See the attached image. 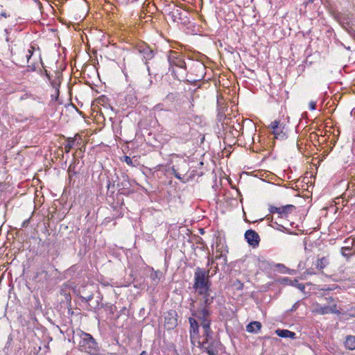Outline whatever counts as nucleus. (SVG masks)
Masks as SVG:
<instances>
[{"label": "nucleus", "instance_id": "nucleus-1", "mask_svg": "<svg viewBox=\"0 0 355 355\" xmlns=\"http://www.w3.org/2000/svg\"><path fill=\"white\" fill-rule=\"evenodd\" d=\"M168 61L169 63V70L171 71L175 78L180 81H186L188 83H193L200 80L205 74V67L202 63L196 62L191 68L193 71L197 72L196 78H192L188 76V71L187 64L184 61V57L182 53L175 51H170L168 54Z\"/></svg>", "mask_w": 355, "mask_h": 355}, {"label": "nucleus", "instance_id": "nucleus-2", "mask_svg": "<svg viewBox=\"0 0 355 355\" xmlns=\"http://www.w3.org/2000/svg\"><path fill=\"white\" fill-rule=\"evenodd\" d=\"M201 297L198 298V306L196 307V301L192 298L190 299L189 309L192 316L196 318L198 320H211L212 314L211 304L214 302L215 296L211 295V291H208L205 294H198Z\"/></svg>", "mask_w": 355, "mask_h": 355}, {"label": "nucleus", "instance_id": "nucleus-3", "mask_svg": "<svg viewBox=\"0 0 355 355\" xmlns=\"http://www.w3.org/2000/svg\"><path fill=\"white\" fill-rule=\"evenodd\" d=\"M73 342H78L79 350L89 354V355H98L99 347L95 339L89 334L81 330L78 331L73 337Z\"/></svg>", "mask_w": 355, "mask_h": 355}, {"label": "nucleus", "instance_id": "nucleus-4", "mask_svg": "<svg viewBox=\"0 0 355 355\" xmlns=\"http://www.w3.org/2000/svg\"><path fill=\"white\" fill-rule=\"evenodd\" d=\"M209 270H205L200 267L196 268L193 288L198 294H205L211 291V282L209 278L216 274V271L211 275H209Z\"/></svg>", "mask_w": 355, "mask_h": 355}, {"label": "nucleus", "instance_id": "nucleus-5", "mask_svg": "<svg viewBox=\"0 0 355 355\" xmlns=\"http://www.w3.org/2000/svg\"><path fill=\"white\" fill-rule=\"evenodd\" d=\"M34 50L35 48L30 46L28 49L22 47L17 49L15 52L12 51V61L18 66L24 67L30 62Z\"/></svg>", "mask_w": 355, "mask_h": 355}, {"label": "nucleus", "instance_id": "nucleus-6", "mask_svg": "<svg viewBox=\"0 0 355 355\" xmlns=\"http://www.w3.org/2000/svg\"><path fill=\"white\" fill-rule=\"evenodd\" d=\"M136 50L142 55L143 60H145V64L147 67V70L149 75H151L150 68L148 66V60L154 58V51L146 43H140L136 46Z\"/></svg>", "mask_w": 355, "mask_h": 355}, {"label": "nucleus", "instance_id": "nucleus-7", "mask_svg": "<svg viewBox=\"0 0 355 355\" xmlns=\"http://www.w3.org/2000/svg\"><path fill=\"white\" fill-rule=\"evenodd\" d=\"M272 130V133L274 135V138L276 139L284 140L286 138V130L285 125L280 124L279 121L275 120L268 126Z\"/></svg>", "mask_w": 355, "mask_h": 355}, {"label": "nucleus", "instance_id": "nucleus-8", "mask_svg": "<svg viewBox=\"0 0 355 355\" xmlns=\"http://www.w3.org/2000/svg\"><path fill=\"white\" fill-rule=\"evenodd\" d=\"M201 348L207 352L209 355H218V349L220 345L219 340L213 339L209 342H199Z\"/></svg>", "mask_w": 355, "mask_h": 355}, {"label": "nucleus", "instance_id": "nucleus-9", "mask_svg": "<svg viewBox=\"0 0 355 355\" xmlns=\"http://www.w3.org/2000/svg\"><path fill=\"white\" fill-rule=\"evenodd\" d=\"M116 181H117L116 187L119 189V192L121 194H123V195L128 193V191H127L130 187V183L128 180V175H126L125 174H122L121 177L117 176ZM116 182V180H114V182ZM114 186H115V184H114V183H113L112 187H114Z\"/></svg>", "mask_w": 355, "mask_h": 355}, {"label": "nucleus", "instance_id": "nucleus-10", "mask_svg": "<svg viewBox=\"0 0 355 355\" xmlns=\"http://www.w3.org/2000/svg\"><path fill=\"white\" fill-rule=\"evenodd\" d=\"M295 209V206L287 205L279 207L275 206H270L269 211L271 214H278L281 218L287 217L288 214Z\"/></svg>", "mask_w": 355, "mask_h": 355}, {"label": "nucleus", "instance_id": "nucleus-11", "mask_svg": "<svg viewBox=\"0 0 355 355\" xmlns=\"http://www.w3.org/2000/svg\"><path fill=\"white\" fill-rule=\"evenodd\" d=\"M200 324L203 329L202 341V342H209L213 338V331L211 329L210 324L211 320H200Z\"/></svg>", "mask_w": 355, "mask_h": 355}, {"label": "nucleus", "instance_id": "nucleus-12", "mask_svg": "<svg viewBox=\"0 0 355 355\" xmlns=\"http://www.w3.org/2000/svg\"><path fill=\"white\" fill-rule=\"evenodd\" d=\"M164 325L168 329H173L178 325L177 313L171 310L164 317Z\"/></svg>", "mask_w": 355, "mask_h": 355}, {"label": "nucleus", "instance_id": "nucleus-13", "mask_svg": "<svg viewBox=\"0 0 355 355\" xmlns=\"http://www.w3.org/2000/svg\"><path fill=\"white\" fill-rule=\"evenodd\" d=\"M347 243L349 244V245L343 246L340 249V253L344 257H345L347 259H349L352 256L355 254V249L353 248L354 240L348 238L344 241V243Z\"/></svg>", "mask_w": 355, "mask_h": 355}, {"label": "nucleus", "instance_id": "nucleus-14", "mask_svg": "<svg viewBox=\"0 0 355 355\" xmlns=\"http://www.w3.org/2000/svg\"><path fill=\"white\" fill-rule=\"evenodd\" d=\"M245 239L248 243L253 248L257 247L260 242V237L259 234L252 230H248L245 232Z\"/></svg>", "mask_w": 355, "mask_h": 355}, {"label": "nucleus", "instance_id": "nucleus-15", "mask_svg": "<svg viewBox=\"0 0 355 355\" xmlns=\"http://www.w3.org/2000/svg\"><path fill=\"white\" fill-rule=\"evenodd\" d=\"M190 324V338L192 342L198 339L199 337V324L196 319L193 317L189 318Z\"/></svg>", "mask_w": 355, "mask_h": 355}, {"label": "nucleus", "instance_id": "nucleus-16", "mask_svg": "<svg viewBox=\"0 0 355 355\" xmlns=\"http://www.w3.org/2000/svg\"><path fill=\"white\" fill-rule=\"evenodd\" d=\"M315 311L321 315L336 313L338 312L336 309V304H333L331 305L324 304L323 306L320 304H317L315 307Z\"/></svg>", "mask_w": 355, "mask_h": 355}, {"label": "nucleus", "instance_id": "nucleus-17", "mask_svg": "<svg viewBox=\"0 0 355 355\" xmlns=\"http://www.w3.org/2000/svg\"><path fill=\"white\" fill-rule=\"evenodd\" d=\"M180 166L184 167L185 170H187L188 163L184 159L181 160L179 163L177 164V165H174L172 166L171 171L176 178L182 180V182H184L182 178L181 177V173L179 171V170H180Z\"/></svg>", "mask_w": 355, "mask_h": 355}, {"label": "nucleus", "instance_id": "nucleus-18", "mask_svg": "<svg viewBox=\"0 0 355 355\" xmlns=\"http://www.w3.org/2000/svg\"><path fill=\"white\" fill-rule=\"evenodd\" d=\"M261 328L260 322L254 321L249 323L246 327L247 331L250 333L257 334Z\"/></svg>", "mask_w": 355, "mask_h": 355}, {"label": "nucleus", "instance_id": "nucleus-19", "mask_svg": "<svg viewBox=\"0 0 355 355\" xmlns=\"http://www.w3.org/2000/svg\"><path fill=\"white\" fill-rule=\"evenodd\" d=\"M345 347L349 350L355 349V336L349 335L345 337Z\"/></svg>", "mask_w": 355, "mask_h": 355}, {"label": "nucleus", "instance_id": "nucleus-20", "mask_svg": "<svg viewBox=\"0 0 355 355\" xmlns=\"http://www.w3.org/2000/svg\"><path fill=\"white\" fill-rule=\"evenodd\" d=\"M275 333L278 336L282 338H290L292 339L295 338V333L287 329H277Z\"/></svg>", "mask_w": 355, "mask_h": 355}, {"label": "nucleus", "instance_id": "nucleus-21", "mask_svg": "<svg viewBox=\"0 0 355 355\" xmlns=\"http://www.w3.org/2000/svg\"><path fill=\"white\" fill-rule=\"evenodd\" d=\"M180 98V93L178 92H169L165 97V101L170 103L178 102Z\"/></svg>", "mask_w": 355, "mask_h": 355}, {"label": "nucleus", "instance_id": "nucleus-22", "mask_svg": "<svg viewBox=\"0 0 355 355\" xmlns=\"http://www.w3.org/2000/svg\"><path fill=\"white\" fill-rule=\"evenodd\" d=\"M284 282H288V284H289L290 285L297 287L298 289H300L302 291H304L305 289V286L302 283H299L298 280L296 279H290L288 277H286L284 279Z\"/></svg>", "mask_w": 355, "mask_h": 355}, {"label": "nucleus", "instance_id": "nucleus-23", "mask_svg": "<svg viewBox=\"0 0 355 355\" xmlns=\"http://www.w3.org/2000/svg\"><path fill=\"white\" fill-rule=\"evenodd\" d=\"M101 307L103 308L105 311L110 315H114V312L116 310V307L115 306H114L112 304H108V303H107L105 304H102L101 305Z\"/></svg>", "mask_w": 355, "mask_h": 355}, {"label": "nucleus", "instance_id": "nucleus-24", "mask_svg": "<svg viewBox=\"0 0 355 355\" xmlns=\"http://www.w3.org/2000/svg\"><path fill=\"white\" fill-rule=\"evenodd\" d=\"M44 73H45L46 77L48 78L49 80L50 81L51 86L56 89V96H57V98H58L59 89L58 88V78L56 79L51 80V78H50V75L46 69L44 70Z\"/></svg>", "mask_w": 355, "mask_h": 355}, {"label": "nucleus", "instance_id": "nucleus-25", "mask_svg": "<svg viewBox=\"0 0 355 355\" xmlns=\"http://www.w3.org/2000/svg\"><path fill=\"white\" fill-rule=\"evenodd\" d=\"M75 144V139L73 138L69 137L67 139V143L64 145V152L66 153H69L71 149L73 148Z\"/></svg>", "mask_w": 355, "mask_h": 355}, {"label": "nucleus", "instance_id": "nucleus-26", "mask_svg": "<svg viewBox=\"0 0 355 355\" xmlns=\"http://www.w3.org/2000/svg\"><path fill=\"white\" fill-rule=\"evenodd\" d=\"M327 264V260L325 257L318 259L316 261L315 266L320 270H322Z\"/></svg>", "mask_w": 355, "mask_h": 355}, {"label": "nucleus", "instance_id": "nucleus-27", "mask_svg": "<svg viewBox=\"0 0 355 355\" xmlns=\"http://www.w3.org/2000/svg\"><path fill=\"white\" fill-rule=\"evenodd\" d=\"M159 275H161V272L159 271H153L150 274L151 279L155 282L156 284L158 283L159 280Z\"/></svg>", "mask_w": 355, "mask_h": 355}, {"label": "nucleus", "instance_id": "nucleus-28", "mask_svg": "<svg viewBox=\"0 0 355 355\" xmlns=\"http://www.w3.org/2000/svg\"><path fill=\"white\" fill-rule=\"evenodd\" d=\"M233 285L236 286L237 290H243V284L239 279L234 281Z\"/></svg>", "mask_w": 355, "mask_h": 355}, {"label": "nucleus", "instance_id": "nucleus-29", "mask_svg": "<svg viewBox=\"0 0 355 355\" xmlns=\"http://www.w3.org/2000/svg\"><path fill=\"white\" fill-rule=\"evenodd\" d=\"M324 300H326L327 303L329 304V305L336 304L335 300L332 297H325Z\"/></svg>", "mask_w": 355, "mask_h": 355}, {"label": "nucleus", "instance_id": "nucleus-30", "mask_svg": "<svg viewBox=\"0 0 355 355\" xmlns=\"http://www.w3.org/2000/svg\"><path fill=\"white\" fill-rule=\"evenodd\" d=\"M299 305H300V302H295L293 306L291 307V309L289 310L291 312H293V311H295L297 308L299 307Z\"/></svg>", "mask_w": 355, "mask_h": 355}, {"label": "nucleus", "instance_id": "nucleus-31", "mask_svg": "<svg viewBox=\"0 0 355 355\" xmlns=\"http://www.w3.org/2000/svg\"><path fill=\"white\" fill-rule=\"evenodd\" d=\"M124 160H125V162H126L127 164H128L130 166H133V163H132V159L130 157L125 156Z\"/></svg>", "mask_w": 355, "mask_h": 355}, {"label": "nucleus", "instance_id": "nucleus-32", "mask_svg": "<svg viewBox=\"0 0 355 355\" xmlns=\"http://www.w3.org/2000/svg\"><path fill=\"white\" fill-rule=\"evenodd\" d=\"M309 109L311 110H315L316 108V103L315 101H311L309 103Z\"/></svg>", "mask_w": 355, "mask_h": 355}, {"label": "nucleus", "instance_id": "nucleus-33", "mask_svg": "<svg viewBox=\"0 0 355 355\" xmlns=\"http://www.w3.org/2000/svg\"><path fill=\"white\" fill-rule=\"evenodd\" d=\"M27 67H28V69L29 71H34L36 70V67H35V64H28Z\"/></svg>", "mask_w": 355, "mask_h": 355}, {"label": "nucleus", "instance_id": "nucleus-34", "mask_svg": "<svg viewBox=\"0 0 355 355\" xmlns=\"http://www.w3.org/2000/svg\"><path fill=\"white\" fill-rule=\"evenodd\" d=\"M68 172H69V177L71 178L73 175H75L76 174V172L74 171L73 169H72V166H70L69 168V170H68Z\"/></svg>", "mask_w": 355, "mask_h": 355}, {"label": "nucleus", "instance_id": "nucleus-35", "mask_svg": "<svg viewBox=\"0 0 355 355\" xmlns=\"http://www.w3.org/2000/svg\"><path fill=\"white\" fill-rule=\"evenodd\" d=\"M29 223L30 218L24 220V222L21 224V227H26L28 225Z\"/></svg>", "mask_w": 355, "mask_h": 355}, {"label": "nucleus", "instance_id": "nucleus-36", "mask_svg": "<svg viewBox=\"0 0 355 355\" xmlns=\"http://www.w3.org/2000/svg\"><path fill=\"white\" fill-rule=\"evenodd\" d=\"M83 298L85 300L86 302L90 301L93 299V295H89L87 297Z\"/></svg>", "mask_w": 355, "mask_h": 355}, {"label": "nucleus", "instance_id": "nucleus-37", "mask_svg": "<svg viewBox=\"0 0 355 355\" xmlns=\"http://www.w3.org/2000/svg\"><path fill=\"white\" fill-rule=\"evenodd\" d=\"M163 72H164V71H163V70L162 69V67H159V69H158L157 70V71L155 73V76L158 75L159 73L162 74V73H163Z\"/></svg>", "mask_w": 355, "mask_h": 355}, {"label": "nucleus", "instance_id": "nucleus-38", "mask_svg": "<svg viewBox=\"0 0 355 355\" xmlns=\"http://www.w3.org/2000/svg\"><path fill=\"white\" fill-rule=\"evenodd\" d=\"M183 129H184V130H185L186 132H187V131H189V130H190V127H189L188 125H183Z\"/></svg>", "mask_w": 355, "mask_h": 355}, {"label": "nucleus", "instance_id": "nucleus-39", "mask_svg": "<svg viewBox=\"0 0 355 355\" xmlns=\"http://www.w3.org/2000/svg\"><path fill=\"white\" fill-rule=\"evenodd\" d=\"M180 170H179V171H180V173H186V172H187V170H185V168H184V167L180 166Z\"/></svg>", "mask_w": 355, "mask_h": 355}, {"label": "nucleus", "instance_id": "nucleus-40", "mask_svg": "<svg viewBox=\"0 0 355 355\" xmlns=\"http://www.w3.org/2000/svg\"><path fill=\"white\" fill-rule=\"evenodd\" d=\"M277 229L278 230H281V231H282L283 229H284V230H286V228H285L283 225H278V227H277Z\"/></svg>", "mask_w": 355, "mask_h": 355}, {"label": "nucleus", "instance_id": "nucleus-41", "mask_svg": "<svg viewBox=\"0 0 355 355\" xmlns=\"http://www.w3.org/2000/svg\"><path fill=\"white\" fill-rule=\"evenodd\" d=\"M8 15H7L6 12H2L1 14H0V17H7Z\"/></svg>", "mask_w": 355, "mask_h": 355}, {"label": "nucleus", "instance_id": "nucleus-42", "mask_svg": "<svg viewBox=\"0 0 355 355\" xmlns=\"http://www.w3.org/2000/svg\"><path fill=\"white\" fill-rule=\"evenodd\" d=\"M140 355H148V353L146 351H143Z\"/></svg>", "mask_w": 355, "mask_h": 355}, {"label": "nucleus", "instance_id": "nucleus-43", "mask_svg": "<svg viewBox=\"0 0 355 355\" xmlns=\"http://www.w3.org/2000/svg\"><path fill=\"white\" fill-rule=\"evenodd\" d=\"M107 189H110V188L111 187V183L110 181H109V183L107 184Z\"/></svg>", "mask_w": 355, "mask_h": 355}, {"label": "nucleus", "instance_id": "nucleus-44", "mask_svg": "<svg viewBox=\"0 0 355 355\" xmlns=\"http://www.w3.org/2000/svg\"><path fill=\"white\" fill-rule=\"evenodd\" d=\"M308 274H313L311 271H308Z\"/></svg>", "mask_w": 355, "mask_h": 355}, {"label": "nucleus", "instance_id": "nucleus-45", "mask_svg": "<svg viewBox=\"0 0 355 355\" xmlns=\"http://www.w3.org/2000/svg\"><path fill=\"white\" fill-rule=\"evenodd\" d=\"M40 62L42 63V64L43 65V63H42V59H40Z\"/></svg>", "mask_w": 355, "mask_h": 355}, {"label": "nucleus", "instance_id": "nucleus-46", "mask_svg": "<svg viewBox=\"0 0 355 355\" xmlns=\"http://www.w3.org/2000/svg\"><path fill=\"white\" fill-rule=\"evenodd\" d=\"M54 96H55V99H58L57 96H56V94H54Z\"/></svg>", "mask_w": 355, "mask_h": 355}, {"label": "nucleus", "instance_id": "nucleus-47", "mask_svg": "<svg viewBox=\"0 0 355 355\" xmlns=\"http://www.w3.org/2000/svg\"><path fill=\"white\" fill-rule=\"evenodd\" d=\"M309 1H312L313 0H309Z\"/></svg>", "mask_w": 355, "mask_h": 355}, {"label": "nucleus", "instance_id": "nucleus-48", "mask_svg": "<svg viewBox=\"0 0 355 355\" xmlns=\"http://www.w3.org/2000/svg\"><path fill=\"white\" fill-rule=\"evenodd\" d=\"M354 196H355V193H354Z\"/></svg>", "mask_w": 355, "mask_h": 355}]
</instances>
